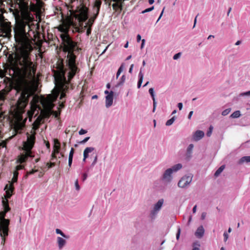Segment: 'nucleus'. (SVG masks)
<instances>
[{
    "label": "nucleus",
    "instance_id": "obj_1",
    "mask_svg": "<svg viewBox=\"0 0 250 250\" xmlns=\"http://www.w3.org/2000/svg\"><path fill=\"white\" fill-rule=\"evenodd\" d=\"M31 27L29 23L23 21L17 22L14 27V38L19 46L15 54L14 72L17 80L14 87L20 96L15 105L14 111L18 115H21L32 95L31 86L35 79L37 64L32 62L30 53L33 50L30 38Z\"/></svg>",
    "mask_w": 250,
    "mask_h": 250
},
{
    "label": "nucleus",
    "instance_id": "obj_2",
    "mask_svg": "<svg viewBox=\"0 0 250 250\" xmlns=\"http://www.w3.org/2000/svg\"><path fill=\"white\" fill-rule=\"evenodd\" d=\"M88 9L84 5H83L78 11L70 10L72 18L68 22L63 21L57 27L58 31L62 33L60 37L62 42L63 51L68 53L69 65L72 69H77L74 65L75 56L73 53L80 51L81 48L79 46V42L74 41L70 37L69 34V29L70 26H72L74 28L73 33L80 32V27H82L83 22L88 19Z\"/></svg>",
    "mask_w": 250,
    "mask_h": 250
},
{
    "label": "nucleus",
    "instance_id": "obj_3",
    "mask_svg": "<svg viewBox=\"0 0 250 250\" xmlns=\"http://www.w3.org/2000/svg\"><path fill=\"white\" fill-rule=\"evenodd\" d=\"M79 52V51L73 53L75 56L74 65L77 69H75L74 68V69H72L69 66L68 54L67 55V59L66 60V66L67 67V68H64L62 60H58L56 63V68L57 70L54 71L55 79L61 84L62 88H63L64 86H65L66 89L68 88L71 80L73 78L75 75L80 71L79 68L77 67L76 64V59L77 58L76 54H78Z\"/></svg>",
    "mask_w": 250,
    "mask_h": 250
},
{
    "label": "nucleus",
    "instance_id": "obj_4",
    "mask_svg": "<svg viewBox=\"0 0 250 250\" xmlns=\"http://www.w3.org/2000/svg\"><path fill=\"white\" fill-rule=\"evenodd\" d=\"M7 212L4 210L0 212V236L1 238V244L3 246L5 244L9 231L10 220L5 218Z\"/></svg>",
    "mask_w": 250,
    "mask_h": 250
},
{
    "label": "nucleus",
    "instance_id": "obj_5",
    "mask_svg": "<svg viewBox=\"0 0 250 250\" xmlns=\"http://www.w3.org/2000/svg\"><path fill=\"white\" fill-rule=\"evenodd\" d=\"M4 1L11 7L16 8L18 6L22 12H27L29 10L28 3L26 0H4Z\"/></svg>",
    "mask_w": 250,
    "mask_h": 250
},
{
    "label": "nucleus",
    "instance_id": "obj_6",
    "mask_svg": "<svg viewBox=\"0 0 250 250\" xmlns=\"http://www.w3.org/2000/svg\"><path fill=\"white\" fill-rule=\"evenodd\" d=\"M31 134L29 133H26L27 141L23 142V150L32 151L33 147L36 140V132L34 131H32Z\"/></svg>",
    "mask_w": 250,
    "mask_h": 250
},
{
    "label": "nucleus",
    "instance_id": "obj_7",
    "mask_svg": "<svg viewBox=\"0 0 250 250\" xmlns=\"http://www.w3.org/2000/svg\"><path fill=\"white\" fill-rule=\"evenodd\" d=\"M19 172L17 170H15L13 172V177L12 179V182L10 184L6 185L4 190H6V193L7 198H10L13 194L14 187L13 185L14 183L17 182Z\"/></svg>",
    "mask_w": 250,
    "mask_h": 250
},
{
    "label": "nucleus",
    "instance_id": "obj_8",
    "mask_svg": "<svg viewBox=\"0 0 250 250\" xmlns=\"http://www.w3.org/2000/svg\"><path fill=\"white\" fill-rule=\"evenodd\" d=\"M182 167L181 164H178L173 166L171 168H168L167 169L163 174V179L166 182H170L171 180L172 177L171 174L174 171L176 172L177 170L180 169Z\"/></svg>",
    "mask_w": 250,
    "mask_h": 250
},
{
    "label": "nucleus",
    "instance_id": "obj_9",
    "mask_svg": "<svg viewBox=\"0 0 250 250\" xmlns=\"http://www.w3.org/2000/svg\"><path fill=\"white\" fill-rule=\"evenodd\" d=\"M34 155L33 154V152L29 150H24L18 158L17 161L20 164H22L26 162L29 158H33Z\"/></svg>",
    "mask_w": 250,
    "mask_h": 250
},
{
    "label": "nucleus",
    "instance_id": "obj_10",
    "mask_svg": "<svg viewBox=\"0 0 250 250\" xmlns=\"http://www.w3.org/2000/svg\"><path fill=\"white\" fill-rule=\"evenodd\" d=\"M164 203V199H160L157 203H156L154 206L153 209L150 212V216L151 218L153 219L155 217L156 215L157 214L158 211L161 209Z\"/></svg>",
    "mask_w": 250,
    "mask_h": 250
},
{
    "label": "nucleus",
    "instance_id": "obj_11",
    "mask_svg": "<svg viewBox=\"0 0 250 250\" xmlns=\"http://www.w3.org/2000/svg\"><path fill=\"white\" fill-rule=\"evenodd\" d=\"M192 181V177L190 176H185L181 178L178 182V185L180 188H184L188 185Z\"/></svg>",
    "mask_w": 250,
    "mask_h": 250
},
{
    "label": "nucleus",
    "instance_id": "obj_12",
    "mask_svg": "<svg viewBox=\"0 0 250 250\" xmlns=\"http://www.w3.org/2000/svg\"><path fill=\"white\" fill-rule=\"evenodd\" d=\"M125 0H109L110 2L109 5L110 4L111 1H113L115 2V3L112 4L113 10L115 11H118L119 10L121 11L123 7V3Z\"/></svg>",
    "mask_w": 250,
    "mask_h": 250
},
{
    "label": "nucleus",
    "instance_id": "obj_13",
    "mask_svg": "<svg viewBox=\"0 0 250 250\" xmlns=\"http://www.w3.org/2000/svg\"><path fill=\"white\" fill-rule=\"evenodd\" d=\"M25 126V123L21 121L16 122L14 126V129L16 133H20Z\"/></svg>",
    "mask_w": 250,
    "mask_h": 250
},
{
    "label": "nucleus",
    "instance_id": "obj_14",
    "mask_svg": "<svg viewBox=\"0 0 250 250\" xmlns=\"http://www.w3.org/2000/svg\"><path fill=\"white\" fill-rule=\"evenodd\" d=\"M114 92L111 91L105 97V104L107 107L110 106L113 103Z\"/></svg>",
    "mask_w": 250,
    "mask_h": 250
},
{
    "label": "nucleus",
    "instance_id": "obj_15",
    "mask_svg": "<svg viewBox=\"0 0 250 250\" xmlns=\"http://www.w3.org/2000/svg\"><path fill=\"white\" fill-rule=\"evenodd\" d=\"M102 3V2L101 0H96L94 3L93 8L94 11L96 10V13H94L96 14V16H98L99 14Z\"/></svg>",
    "mask_w": 250,
    "mask_h": 250
},
{
    "label": "nucleus",
    "instance_id": "obj_16",
    "mask_svg": "<svg viewBox=\"0 0 250 250\" xmlns=\"http://www.w3.org/2000/svg\"><path fill=\"white\" fill-rule=\"evenodd\" d=\"M2 31L3 33L5 34V36L6 37H10L11 36V27L10 26L8 25H3L2 26Z\"/></svg>",
    "mask_w": 250,
    "mask_h": 250
},
{
    "label": "nucleus",
    "instance_id": "obj_17",
    "mask_svg": "<svg viewBox=\"0 0 250 250\" xmlns=\"http://www.w3.org/2000/svg\"><path fill=\"white\" fill-rule=\"evenodd\" d=\"M58 97V95L55 96H53L51 95H48L47 97L46 102L48 105L50 106V108H52L53 106V102H54Z\"/></svg>",
    "mask_w": 250,
    "mask_h": 250
},
{
    "label": "nucleus",
    "instance_id": "obj_18",
    "mask_svg": "<svg viewBox=\"0 0 250 250\" xmlns=\"http://www.w3.org/2000/svg\"><path fill=\"white\" fill-rule=\"evenodd\" d=\"M8 198H7V195H6L5 199L3 198L2 201V206L3 208V210H6V211H9L10 210V208L9 207L8 200Z\"/></svg>",
    "mask_w": 250,
    "mask_h": 250
},
{
    "label": "nucleus",
    "instance_id": "obj_19",
    "mask_svg": "<svg viewBox=\"0 0 250 250\" xmlns=\"http://www.w3.org/2000/svg\"><path fill=\"white\" fill-rule=\"evenodd\" d=\"M204 136V132L201 130L196 131L193 135L194 139L196 141H198V140H200Z\"/></svg>",
    "mask_w": 250,
    "mask_h": 250
},
{
    "label": "nucleus",
    "instance_id": "obj_20",
    "mask_svg": "<svg viewBox=\"0 0 250 250\" xmlns=\"http://www.w3.org/2000/svg\"><path fill=\"white\" fill-rule=\"evenodd\" d=\"M61 148L60 143L57 139L54 140V145L53 146V152L54 153H59Z\"/></svg>",
    "mask_w": 250,
    "mask_h": 250
},
{
    "label": "nucleus",
    "instance_id": "obj_21",
    "mask_svg": "<svg viewBox=\"0 0 250 250\" xmlns=\"http://www.w3.org/2000/svg\"><path fill=\"white\" fill-rule=\"evenodd\" d=\"M204 229L202 226L198 228L196 231L195 232V235L198 238H201L204 234Z\"/></svg>",
    "mask_w": 250,
    "mask_h": 250
},
{
    "label": "nucleus",
    "instance_id": "obj_22",
    "mask_svg": "<svg viewBox=\"0 0 250 250\" xmlns=\"http://www.w3.org/2000/svg\"><path fill=\"white\" fill-rule=\"evenodd\" d=\"M94 150V148L92 147H86L83 151V161H85V159L88 157V154Z\"/></svg>",
    "mask_w": 250,
    "mask_h": 250
},
{
    "label": "nucleus",
    "instance_id": "obj_23",
    "mask_svg": "<svg viewBox=\"0 0 250 250\" xmlns=\"http://www.w3.org/2000/svg\"><path fill=\"white\" fill-rule=\"evenodd\" d=\"M57 243L60 249H62L66 244V241L62 237H58Z\"/></svg>",
    "mask_w": 250,
    "mask_h": 250
},
{
    "label": "nucleus",
    "instance_id": "obj_24",
    "mask_svg": "<svg viewBox=\"0 0 250 250\" xmlns=\"http://www.w3.org/2000/svg\"><path fill=\"white\" fill-rule=\"evenodd\" d=\"M8 91L3 89L0 91V101H4L6 95L8 94Z\"/></svg>",
    "mask_w": 250,
    "mask_h": 250
},
{
    "label": "nucleus",
    "instance_id": "obj_25",
    "mask_svg": "<svg viewBox=\"0 0 250 250\" xmlns=\"http://www.w3.org/2000/svg\"><path fill=\"white\" fill-rule=\"evenodd\" d=\"M98 16H96V14H94V15L92 17H91L88 21L87 22V25L91 27L92 24H93L95 20L97 18Z\"/></svg>",
    "mask_w": 250,
    "mask_h": 250
},
{
    "label": "nucleus",
    "instance_id": "obj_26",
    "mask_svg": "<svg viewBox=\"0 0 250 250\" xmlns=\"http://www.w3.org/2000/svg\"><path fill=\"white\" fill-rule=\"evenodd\" d=\"M139 80L138 82L137 86H138V88H139L141 87V84L142 83L143 80V77H144V75L141 70L139 72Z\"/></svg>",
    "mask_w": 250,
    "mask_h": 250
},
{
    "label": "nucleus",
    "instance_id": "obj_27",
    "mask_svg": "<svg viewBox=\"0 0 250 250\" xmlns=\"http://www.w3.org/2000/svg\"><path fill=\"white\" fill-rule=\"evenodd\" d=\"M244 162H247V163L250 162V156H244V157H242L239 161V163L240 164H243Z\"/></svg>",
    "mask_w": 250,
    "mask_h": 250
},
{
    "label": "nucleus",
    "instance_id": "obj_28",
    "mask_svg": "<svg viewBox=\"0 0 250 250\" xmlns=\"http://www.w3.org/2000/svg\"><path fill=\"white\" fill-rule=\"evenodd\" d=\"M225 165L221 166L215 172L214 176L216 177H218L225 169Z\"/></svg>",
    "mask_w": 250,
    "mask_h": 250
},
{
    "label": "nucleus",
    "instance_id": "obj_29",
    "mask_svg": "<svg viewBox=\"0 0 250 250\" xmlns=\"http://www.w3.org/2000/svg\"><path fill=\"white\" fill-rule=\"evenodd\" d=\"M60 85V86L61 87V88L63 90V92H62L61 94V95H60V99L61 100H62L63 98H65L66 97V94H65V91H67V89H68V88H65V86H64L63 88H62L61 85V84L59 83Z\"/></svg>",
    "mask_w": 250,
    "mask_h": 250
},
{
    "label": "nucleus",
    "instance_id": "obj_30",
    "mask_svg": "<svg viewBox=\"0 0 250 250\" xmlns=\"http://www.w3.org/2000/svg\"><path fill=\"white\" fill-rule=\"evenodd\" d=\"M240 116V111L239 110H237L231 114L230 117L232 118H239Z\"/></svg>",
    "mask_w": 250,
    "mask_h": 250
},
{
    "label": "nucleus",
    "instance_id": "obj_31",
    "mask_svg": "<svg viewBox=\"0 0 250 250\" xmlns=\"http://www.w3.org/2000/svg\"><path fill=\"white\" fill-rule=\"evenodd\" d=\"M56 232L57 234H60L61 236H62L63 237L65 238L66 239L69 238V236L66 235L64 234V233L60 229H56Z\"/></svg>",
    "mask_w": 250,
    "mask_h": 250
},
{
    "label": "nucleus",
    "instance_id": "obj_32",
    "mask_svg": "<svg viewBox=\"0 0 250 250\" xmlns=\"http://www.w3.org/2000/svg\"><path fill=\"white\" fill-rule=\"evenodd\" d=\"M3 2H5L4 0H0V12H1V14L3 13L5 11L4 10V4L3 3Z\"/></svg>",
    "mask_w": 250,
    "mask_h": 250
},
{
    "label": "nucleus",
    "instance_id": "obj_33",
    "mask_svg": "<svg viewBox=\"0 0 250 250\" xmlns=\"http://www.w3.org/2000/svg\"><path fill=\"white\" fill-rule=\"evenodd\" d=\"M174 121L175 117H173L171 119L167 121V122L166 123V125L167 126H169L173 123Z\"/></svg>",
    "mask_w": 250,
    "mask_h": 250
},
{
    "label": "nucleus",
    "instance_id": "obj_34",
    "mask_svg": "<svg viewBox=\"0 0 250 250\" xmlns=\"http://www.w3.org/2000/svg\"><path fill=\"white\" fill-rule=\"evenodd\" d=\"M123 69H124L123 64H122L121 65V66L119 67V68L118 69V71L117 72V74H116V78L117 79H118V78L119 77L121 73L123 71Z\"/></svg>",
    "mask_w": 250,
    "mask_h": 250
},
{
    "label": "nucleus",
    "instance_id": "obj_35",
    "mask_svg": "<svg viewBox=\"0 0 250 250\" xmlns=\"http://www.w3.org/2000/svg\"><path fill=\"white\" fill-rule=\"evenodd\" d=\"M193 148V144H190L188 148H187V153L189 155H190L191 152H192V149Z\"/></svg>",
    "mask_w": 250,
    "mask_h": 250
},
{
    "label": "nucleus",
    "instance_id": "obj_36",
    "mask_svg": "<svg viewBox=\"0 0 250 250\" xmlns=\"http://www.w3.org/2000/svg\"><path fill=\"white\" fill-rule=\"evenodd\" d=\"M149 93L150 94L153 101L155 100V95H154V89L153 88H150L149 89Z\"/></svg>",
    "mask_w": 250,
    "mask_h": 250
},
{
    "label": "nucleus",
    "instance_id": "obj_37",
    "mask_svg": "<svg viewBox=\"0 0 250 250\" xmlns=\"http://www.w3.org/2000/svg\"><path fill=\"white\" fill-rule=\"evenodd\" d=\"M40 120L39 119V118H38L36 121L34 122V127H35V129H37L39 127V125H40Z\"/></svg>",
    "mask_w": 250,
    "mask_h": 250
},
{
    "label": "nucleus",
    "instance_id": "obj_38",
    "mask_svg": "<svg viewBox=\"0 0 250 250\" xmlns=\"http://www.w3.org/2000/svg\"><path fill=\"white\" fill-rule=\"evenodd\" d=\"M37 171H38V170L37 169H32L29 171H28L27 172L26 174L25 175V177L26 178L29 175L33 174Z\"/></svg>",
    "mask_w": 250,
    "mask_h": 250
},
{
    "label": "nucleus",
    "instance_id": "obj_39",
    "mask_svg": "<svg viewBox=\"0 0 250 250\" xmlns=\"http://www.w3.org/2000/svg\"><path fill=\"white\" fill-rule=\"evenodd\" d=\"M230 111H231V109L230 108L226 109H225V110H224V111H222V115L223 116H226V115H227L228 114H229V113Z\"/></svg>",
    "mask_w": 250,
    "mask_h": 250
},
{
    "label": "nucleus",
    "instance_id": "obj_40",
    "mask_svg": "<svg viewBox=\"0 0 250 250\" xmlns=\"http://www.w3.org/2000/svg\"><path fill=\"white\" fill-rule=\"evenodd\" d=\"M212 130H213V126L211 125L209 127L208 130V132L207 133V135L208 136V137L210 136V135L212 133Z\"/></svg>",
    "mask_w": 250,
    "mask_h": 250
},
{
    "label": "nucleus",
    "instance_id": "obj_41",
    "mask_svg": "<svg viewBox=\"0 0 250 250\" xmlns=\"http://www.w3.org/2000/svg\"><path fill=\"white\" fill-rule=\"evenodd\" d=\"M125 75H123L121 77V81L119 83V84H123L124 82H125Z\"/></svg>",
    "mask_w": 250,
    "mask_h": 250
},
{
    "label": "nucleus",
    "instance_id": "obj_42",
    "mask_svg": "<svg viewBox=\"0 0 250 250\" xmlns=\"http://www.w3.org/2000/svg\"><path fill=\"white\" fill-rule=\"evenodd\" d=\"M55 166V163H47L46 164V166L48 167V168H50L53 167H54Z\"/></svg>",
    "mask_w": 250,
    "mask_h": 250
},
{
    "label": "nucleus",
    "instance_id": "obj_43",
    "mask_svg": "<svg viewBox=\"0 0 250 250\" xmlns=\"http://www.w3.org/2000/svg\"><path fill=\"white\" fill-rule=\"evenodd\" d=\"M153 9H154V6L147 8V9H145V10H144L143 11H142V13H145L146 12H150V11H152Z\"/></svg>",
    "mask_w": 250,
    "mask_h": 250
},
{
    "label": "nucleus",
    "instance_id": "obj_44",
    "mask_svg": "<svg viewBox=\"0 0 250 250\" xmlns=\"http://www.w3.org/2000/svg\"><path fill=\"white\" fill-rule=\"evenodd\" d=\"M7 142L5 141H2L0 142V146L5 147L6 146Z\"/></svg>",
    "mask_w": 250,
    "mask_h": 250
},
{
    "label": "nucleus",
    "instance_id": "obj_45",
    "mask_svg": "<svg viewBox=\"0 0 250 250\" xmlns=\"http://www.w3.org/2000/svg\"><path fill=\"white\" fill-rule=\"evenodd\" d=\"M75 186L76 190H79L80 188V187L79 185L78 179H77L75 182Z\"/></svg>",
    "mask_w": 250,
    "mask_h": 250
},
{
    "label": "nucleus",
    "instance_id": "obj_46",
    "mask_svg": "<svg viewBox=\"0 0 250 250\" xmlns=\"http://www.w3.org/2000/svg\"><path fill=\"white\" fill-rule=\"evenodd\" d=\"M89 138H90L89 137H87L85 138L83 140L80 142L79 143L81 144H83L85 143L87 141H88V140L89 139Z\"/></svg>",
    "mask_w": 250,
    "mask_h": 250
},
{
    "label": "nucleus",
    "instance_id": "obj_47",
    "mask_svg": "<svg viewBox=\"0 0 250 250\" xmlns=\"http://www.w3.org/2000/svg\"><path fill=\"white\" fill-rule=\"evenodd\" d=\"M181 55V53H177L174 55L173 59L174 60H177L180 57Z\"/></svg>",
    "mask_w": 250,
    "mask_h": 250
},
{
    "label": "nucleus",
    "instance_id": "obj_48",
    "mask_svg": "<svg viewBox=\"0 0 250 250\" xmlns=\"http://www.w3.org/2000/svg\"><path fill=\"white\" fill-rule=\"evenodd\" d=\"M87 133V131L86 130H84L83 129H81L79 132V133L80 135H83Z\"/></svg>",
    "mask_w": 250,
    "mask_h": 250
},
{
    "label": "nucleus",
    "instance_id": "obj_49",
    "mask_svg": "<svg viewBox=\"0 0 250 250\" xmlns=\"http://www.w3.org/2000/svg\"><path fill=\"white\" fill-rule=\"evenodd\" d=\"M223 235H224V241L226 242L228 239V237H229L228 234L226 232H225L224 233Z\"/></svg>",
    "mask_w": 250,
    "mask_h": 250
},
{
    "label": "nucleus",
    "instance_id": "obj_50",
    "mask_svg": "<svg viewBox=\"0 0 250 250\" xmlns=\"http://www.w3.org/2000/svg\"><path fill=\"white\" fill-rule=\"evenodd\" d=\"M23 168H24V166L18 165L16 167V170H17V171H18L19 170L23 169Z\"/></svg>",
    "mask_w": 250,
    "mask_h": 250
},
{
    "label": "nucleus",
    "instance_id": "obj_51",
    "mask_svg": "<svg viewBox=\"0 0 250 250\" xmlns=\"http://www.w3.org/2000/svg\"><path fill=\"white\" fill-rule=\"evenodd\" d=\"M153 108L152 111H153V112H154L155 110L156 109V104H157L156 100L153 101Z\"/></svg>",
    "mask_w": 250,
    "mask_h": 250
},
{
    "label": "nucleus",
    "instance_id": "obj_52",
    "mask_svg": "<svg viewBox=\"0 0 250 250\" xmlns=\"http://www.w3.org/2000/svg\"><path fill=\"white\" fill-rule=\"evenodd\" d=\"M180 232H181V229H180V228H179L178 229L177 233L176 234V239L177 240L179 239V238L180 237Z\"/></svg>",
    "mask_w": 250,
    "mask_h": 250
},
{
    "label": "nucleus",
    "instance_id": "obj_53",
    "mask_svg": "<svg viewBox=\"0 0 250 250\" xmlns=\"http://www.w3.org/2000/svg\"><path fill=\"white\" fill-rule=\"evenodd\" d=\"M241 96H250V91L242 93L240 94Z\"/></svg>",
    "mask_w": 250,
    "mask_h": 250
},
{
    "label": "nucleus",
    "instance_id": "obj_54",
    "mask_svg": "<svg viewBox=\"0 0 250 250\" xmlns=\"http://www.w3.org/2000/svg\"><path fill=\"white\" fill-rule=\"evenodd\" d=\"M91 27H89L88 28V29H87V31H86V34H87V35H89V34H91Z\"/></svg>",
    "mask_w": 250,
    "mask_h": 250
},
{
    "label": "nucleus",
    "instance_id": "obj_55",
    "mask_svg": "<svg viewBox=\"0 0 250 250\" xmlns=\"http://www.w3.org/2000/svg\"><path fill=\"white\" fill-rule=\"evenodd\" d=\"M87 177V174L85 173H83V177H82L83 181H85Z\"/></svg>",
    "mask_w": 250,
    "mask_h": 250
},
{
    "label": "nucleus",
    "instance_id": "obj_56",
    "mask_svg": "<svg viewBox=\"0 0 250 250\" xmlns=\"http://www.w3.org/2000/svg\"><path fill=\"white\" fill-rule=\"evenodd\" d=\"M97 156H96L95 157V158H94V160L93 163H92V165L94 166L95 165V164L97 163Z\"/></svg>",
    "mask_w": 250,
    "mask_h": 250
},
{
    "label": "nucleus",
    "instance_id": "obj_57",
    "mask_svg": "<svg viewBox=\"0 0 250 250\" xmlns=\"http://www.w3.org/2000/svg\"><path fill=\"white\" fill-rule=\"evenodd\" d=\"M178 107L179 110H181L183 108V104L182 103H179L178 104Z\"/></svg>",
    "mask_w": 250,
    "mask_h": 250
},
{
    "label": "nucleus",
    "instance_id": "obj_58",
    "mask_svg": "<svg viewBox=\"0 0 250 250\" xmlns=\"http://www.w3.org/2000/svg\"><path fill=\"white\" fill-rule=\"evenodd\" d=\"M133 66H134V64H132L131 65H130V67L129 68V72L130 73H131L132 72V70H133Z\"/></svg>",
    "mask_w": 250,
    "mask_h": 250
},
{
    "label": "nucleus",
    "instance_id": "obj_59",
    "mask_svg": "<svg viewBox=\"0 0 250 250\" xmlns=\"http://www.w3.org/2000/svg\"><path fill=\"white\" fill-rule=\"evenodd\" d=\"M73 160L68 159V166L69 167H71Z\"/></svg>",
    "mask_w": 250,
    "mask_h": 250
},
{
    "label": "nucleus",
    "instance_id": "obj_60",
    "mask_svg": "<svg viewBox=\"0 0 250 250\" xmlns=\"http://www.w3.org/2000/svg\"><path fill=\"white\" fill-rule=\"evenodd\" d=\"M56 154H57V153H54V152L53 151V152L52 153V154H51L52 159H55L56 158Z\"/></svg>",
    "mask_w": 250,
    "mask_h": 250
},
{
    "label": "nucleus",
    "instance_id": "obj_61",
    "mask_svg": "<svg viewBox=\"0 0 250 250\" xmlns=\"http://www.w3.org/2000/svg\"><path fill=\"white\" fill-rule=\"evenodd\" d=\"M141 40V36L140 35L138 34L137 36V41L138 42H139Z\"/></svg>",
    "mask_w": 250,
    "mask_h": 250
},
{
    "label": "nucleus",
    "instance_id": "obj_62",
    "mask_svg": "<svg viewBox=\"0 0 250 250\" xmlns=\"http://www.w3.org/2000/svg\"><path fill=\"white\" fill-rule=\"evenodd\" d=\"M193 111H191L189 113V114H188V118L189 119H191V117L193 114Z\"/></svg>",
    "mask_w": 250,
    "mask_h": 250
},
{
    "label": "nucleus",
    "instance_id": "obj_63",
    "mask_svg": "<svg viewBox=\"0 0 250 250\" xmlns=\"http://www.w3.org/2000/svg\"><path fill=\"white\" fill-rule=\"evenodd\" d=\"M45 145H46V146L47 148H50V144H49V142L48 141H47V142H45Z\"/></svg>",
    "mask_w": 250,
    "mask_h": 250
},
{
    "label": "nucleus",
    "instance_id": "obj_64",
    "mask_svg": "<svg viewBox=\"0 0 250 250\" xmlns=\"http://www.w3.org/2000/svg\"><path fill=\"white\" fill-rule=\"evenodd\" d=\"M206 213L205 212H203L202 213V215H201V218L202 219H204L206 217Z\"/></svg>",
    "mask_w": 250,
    "mask_h": 250
}]
</instances>
